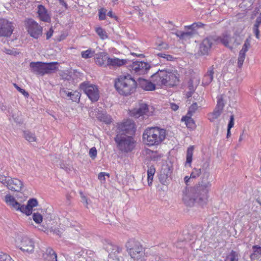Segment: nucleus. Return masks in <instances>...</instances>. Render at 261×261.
<instances>
[{"label":"nucleus","instance_id":"1","mask_svg":"<svg viewBox=\"0 0 261 261\" xmlns=\"http://www.w3.org/2000/svg\"><path fill=\"white\" fill-rule=\"evenodd\" d=\"M209 164L205 162L201 168H194L191 173L190 177L196 178L202 174L200 181L192 189L188 194H185L182 197L184 203L189 206L197 204L200 206L206 205L208 201V193L211 187V182L208 180L210 173L206 170Z\"/></svg>","mask_w":261,"mask_h":261},{"label":"nucleus","instance_id":"2","mask_svg":"<svg viewBox=\"0 0 261 261\" xmlns=\"http://www.w3.org/2000/svg\"><path fill=\"white\" fill-rule=\"evenodd\" d=\"M114 86L118 93L123 96L134 93L137 87L136 81L129 74L120 75L115 80Z\"/></svg>","mask_w":261,"mask_h":261},{"label":"nucleus","instance_id":"3","mask_svg":"<svg viewBox=\"0 0 261 261\" xmlns=\"http://www.w3.org/2000/svg\"><path fill=\"white\" fill-rule=\"evenodd\" d=\"M179 74L176 71L167 70H159L151 75V81L158 86H174L179 83Z\"/></svg>","mask_w":261,"mask_h":261},{"label":"nucleus","instance_id":"4","mask_svg":"<svg viewBox=\"0 0 261 261\" xmlns=\"http://www.w3.org/2000/svg\"><path fill=\"white\" fill-rule=\"evenodd\" d=\"M166 129L159 127L147 128L143 134V141L148 146L158 145L165 139Z\"/></svg>","mask_w":261,"mask_h":261},{"label":"nucleus","instance_id":"5","mask_svg":"<svg viewBox=\"0 0 261 261\" xmlns=\"http://www.w3.org/2000/svg\"><path fill=\"white\" fill-rule=\"evenodd\" d=\"M126 251L135 261H145V249L141 243L135 239H129L125 244Z\"/></svg>","mask_w":261,"mask_h":261},{"label":"nucleus","instance_id":"6","mask_svg":"<svg viewBox=\"0 0 261 261\" xmlns=\"http://www.w3.org/2000/svg\"><path fill=\"white\" fill-rule=\"evenodd\" d=\"M58 65L57 62L50 63L37 62H31L30 64V67L32 72L40 76H43L45 74L56 72L58 69Z\"/></svg>","mask_w":261,"mask_h":261},{"label":"nucleus","instance_id":"7","mask_svg":"<svg viewBox=\"0 0 261 261\" xmlns=\"http://www.w3.org/2000/svg\"><path fill=\"white\" fill-rule=\"evenodd\" d=\"M118 149L122 153L132 151L136 146V141L133 137L123 134H117L114 138Z\"/></svg>","mask_w":261,"mask_h":261},{"label":"nucleus","instance_id":"8","mask_svg":"<svg viewBox=\"0 0 261 261\" xmlns=\"http://www.w3.org/2000/svg\"><path fill=\"white\" fill-rule=\"evenodd\" d=\"M24 27L30 36L34 39L39 38L42 34V28L32 18L24 20Z\"/></svg>","mask_w":261,"mask_h":261},{"label":"nucleus","instance_id":"9","mask_svg":"<svg viewBox=\"0 0 261 261\" xmlns=\"http://www.w3.org/2000/svg\"><path fill=\"white\" fill-rule=\"evenodd\" d=\"M80 88L83 91L92 102H94L98 100L99 92L97 86L91 84L89 82H85L80 84Z\"/></svg>","mask_w":261,"mask_h":261},{"label":"nucleus","instance_id":"10","mask_svg":"<svg viewBox=\"0 0 261 261\" xmlns=\"http://www.w3.org/2000/svg\"><path fill=\"white\" fill-rule=\"evenodd\" d=\"M132 73L136 75H143L147 73L150 68V65L145 62L135 61L127 65Z\"/></svg>","mask_w":261,"mask_h":261},{"label":"nucleus","instance_id":"11","mask_svg":"<svg viewBox=\"0 0 261 261\" xmlns=\"http://www.w3.org/2000/svg\"><path fill=\"white\" fill-rule=\"evenodd\" d=\"M117 134H123L129 136L133 135L136 132L135 123L130 119L122 122L117 125Z\"/></svg>","mask_w":261,"mask_h":261},{"label":"nucleus","instance_id":"12","mask_svg":"<svg viewBox=\"0 0 261 261\" xmlns=\"http://www.w3.org/2000/svg\"><path fill=\"white\" fill-rule=\"evenodd\" d=\"M203 24L201 22L194 23L192 25L186 27L189 30L186 32L177 31L175 33H173L177 37L182 40H188L191 38L194 34H195L196 28L201 27Z\"/></svg>","mask_w":261,"mask_h":261},{"label":"nucleus","instance_id":"13","mask_svg":"<svg viewBox=\"0 0 261 261\" xmlns=\"http://www.w3.org/2000/svg\"><path fill=\"white\" fill-rule=\"evenodd\" d=\"M152 112L149 110V106L147 104L144 102H139L138 106L130 111V115L136 118H138L141 116H149L151 115Z\"/></svg>","mask_w":261,"mask_h":261},{"label":"nucleus","instance_id":"14","mask_svg":"<svg viewBox=\"0 0 261 261\" xmlns=\"http://www.w3.org/2000/svg\"><path fill=\"white\" fill-rule=\"evenodd\" d=\"M5 201L16 210L19 211L27 216H30L31 215V212L29 211L28 208H27V205L20 204L15 200L13 196L10 195H6L5 196Z\"/></svg>","mask_w":261,"mask_h":261},{"label":"nucleus","instance_id":"15","mask_svg":"<svg viewBox=\"0 0 261 261\" xmlns=\"http://www.w3.org/2000/svg\"><path fill=\"white\" fill-rule=\"evenodd\" d=\"M14 29V27L11 22L4 18H0V36H10Z\"/></svg>","mask_w":261,"mask_h":261},{"label":"nucleus","instance_id":"16","mask_svg":"<svg viewBox=\"0 0 261 261\" xmlns=\"http://www.w3.org/2000/svg\"><path fill=\"white\" fill-rule=\"evenodd\" d=\"M19 248L23 252H32L34 249V243L28 237H22L20 239Z\"/></svg>","mask_w":261,"mask_h":261},{"label":"nucleus","instance_id":"17","mask_svg":"<svg viewBox=\"0 0 261 261\" xmlns=\"http://www.w3.org/2000/svg\"><path fill=\"white\" fill-rule=\"evenodd\" d=\"M136 82L137 87L138 86L145 91H153L155 89L156 84L153 82H151L141 77H139Z\"/></svg>","mask_w":261,"mask_h":261},{"label":"nucleus","instance_id":"18","mask_svg":"<svg viewBox=\"0 0 261 261\" xmlns=\"http://www.w3.org/2000/svg\"><path fill=\"white\" fill-rule=\"evenodd\" d=\"M60 94L62 97L65 98V97H69L73 102H79L81 98V94L77 91L69 92L67 91L65 88H61L60 90Z\"/></svg>","mask_w":261,"mask_h":261},{"label":"nucleus","instance_id":"19","mask_svg":"<svg viewBox=\"0 0 261 261\" xmlns=\"http://www.w3.org/2000/svg\"><path fill=\"white\" fill-rule=\"evenodd\" d=\"M212 44L213 40L211 38H206L204 39L200 44L198 54L201 55H207Z\"/></svg>","mask_w":261,"mask_h":261},{"label":"nucleus","instance_id":"20","mask_svg":"<svg viewBox=\"0 0 261 261\" xmlns=\"http://www.w3.org/2000/svg\"><path fill=\"white\" fill-rule=\"evenodd\" d=\"M7 188L13 191L20 192L23 186L22 182L17 178H11L8 180Z\"/></svg>","mask_w":261,"mask_h":261},{"label":"nucleus","instance_id":"21","mask_svg":"<svg viewBox=\"0 0 261 261\" xmlns=\"http://www.w3.org/2000/svg\"><path fill=\"white\" fill-rule=\"evenodd\" d=\"M109 59L106 53L101 52L96 55L95 62L100 66L106 67L108 66Z\"/></svg>","mask_w":261,"mask_h":261},{"label":"nucleus","instance_id":"22","mask_svg":"<svg viewBox=\"0 0 261 261\" xmlns=\"http://www.w3.org/2000/svg\"><path fill=\"white\" fill-rule=\"evenodd\" d=\"M43 258L44 261H58L57 253L51 248L46 249L45 253L43 254Z\"/></svg>","mask_w":261,"mask_h":261},{"label":"nucleus","instance_id":"23","mask_svg":"<svg viewBox=\"0 0 261 261\" xmlns=\"http://www.w3.org/2000/svg\"><path fill=\"white\" fill-rule=\"evenodd\" d=\"M214 66L210 67L207 72L204 75L202 79V84L204 86L208 85L213 80L214 77Z\"/></svg>","mask_w":261,"mask_h":261},{"label":"nucleus","instance_id":"24","mask_svg":"<svg viewBox=\"0 0 261 261\" xmlns=\"http://www.w3.org/2000/svg\"><path fill=\"white\" fill-rule=\"evenodd\" d=\"M171 172V170L168 166H166L164 168L162 169L159 176V179L162 184L165 185L167 182V180L170 177Z\"/></svg>","mask_w":261,"mask_h":261},{"label":"nucleus","instance_id":"25","mask_svg":"<svg viewBox=\"0 0 261 261\" xmlns=\"http://www.w3.org/2000/svg\"><path fill=\"white\" fill-rule=\"evenodd\" d=\"M106 249L110 253L114 254V255L118 254L120 253L122 250V247L113 244L111 243H108L107 245L106 246Z\"/></svg>","mask_w":261,"mask_h":261},{"label":"nucleus","instance_id":"26","mask_svg":"<svg viewBox=\"0 0 261 261\" xmlns=\"http://www.w3.org/2000/svg\"><path fill=\"white\" fill-rule=\"evenodd\" d=\"M97 119L101 122L107 124H109L112 122V118L106 112L98 113L97 115Z\"/></svg>","mask_w":261,"mask_h":261},{"label":"nucleus","instance_id":"27","mask_svg":"<svg viewBox=\"0 0 261 261\" xmlns=\"http://www.w3.org/2000/svg\"><path fill=\"white\" fill-rule=\"evenodd\" d=\"M108 66H112L114 67H120L126 63V61L123 59L118 58H110L108 59Z\"/></svg>","mask_w":261,"mask_h":261},{"label":"nucleus","instance_id":"28","mask_svg":"<svg viewBox=\"0 0 261 261\" xmlns=\"http://www.w3.org/2000/svg\"><path fill=\"white\" fill-rule=\"evenodd\" d=\"M192 116L186 115L181 118V121H184L188 128L193 129L195 127V124L194 120L191 118Z\"/></svg>","mask_w":261,"mask_h":261},{"label":"nucleus","instance_id":"29","mask_svg":"<svg viewBox=\"0 0 261 261\" xmlns=\"http://www.w3.org/2000/svg\"><path fill=\"white\" fill-rule=\"evenodd\" d=\"M223 110L217 109L215 107L214 111L208 114V119L211 122H213L215 119H217L222 113Z\"/></svg>","mask_w":261,"mask_h":261},{"label":"nucleus","instance_id":"30","mask_svg":"<svg viewBox=\"0 0 261 261\" xmlns=\"http://www.w3.org/2000/svg\"><path fill=\"white\" fill-rule=\"evenodd\" d=\"M239 253L237 251L232 250L230 252L227 254L224 259V261H239Z\"/></svg>","mask_w":261,"mask_h":261},{"label":"nucleus","instance_id":"31","mask_svg":"<svg viewBox=\"0 0 261 261\" xmlns=\"http://www.w3.org/2000/svg\"><path fill=\"white\" fill-rule=\"evenodd\" d=\"M253 252L250 254V258L251 260L256 259L258 255L261 254V247L258 245L252 246Z\"/></svg>","mask_w":261,"mask_h":261},{"label":"nucleus","instance_id":"32","mask_svg":"<svg viewBox=\"0 0 261 261\" xmlns=\"http://www.w3.org/2000/svg\"><path fill=\"white\" fill-rule=\"evenodd\" d=\"M155 172V169L153 166H150L147 170L148 184L150 186L152 185L153 175Z\"/></svg>","mask_w":261,"mask_h":261},{"label":"nucleus","instance_id":"33","mask_svg":"<svg viewBox=\"0 0 261 261\" xmlns=\"http://www.w3.org/2000/svg\"><path fill=\"white\" fill-rule=\"evenodd\" d=\"M23 136L24 138L29 142H35L36 141L35 134L29 130L24 131Z\"/></svg>","mask_w":261,"mask_h":261},{"label":"nucleus","instance_id":"34","mask_svg":"<svg viewBox=\"0 0 261 261\" xmlns=\"http://www.w3.org/2000/svg\"><path fill=\"white\" fill-rule=\"evenodd\" d=\"M38 202L37 199L34 198H31L27 202V208H28L29 211L31 212V214H32V212H33V208L35 206H37L38 205Z\"/></svg>","mask_w":261,"mask_h":261},{"label":"nucleus","instance_id":"35","mask_svg":"<svg viewBox=\"0 0 261 261\" xmlns=\"http://www.w3.org/2000/svg\"><path fill=\"white\" fill-rule=\"evenodd\" d=\"M194 151V146H190L188 148L186 154V163L191 164L192 161V156Z\"/></svg>","mask_w":261,"mask_h":261},{"label":"nucleus","instance_id":"36","mask_svg":"<svg viewBox=\"0 0 261 261\" xmlns=\"http://www.w3.org/2000/svg\"><path fill=\"white\" fill-rule=\"evenodd\" d=\"M261 24V17H257L255 23L253 26V32L255 34V37L258 39L259 35V31L258 28Z\"/></svg>","mask_w":261,"mask_h":261},{"label":"nucleus","instance_id":"37","mask_svg":"<svg viewBox=\"0 0 261 261\" xmlns=\"http://www.w3.org/2000/svg\"><path fill=\"white\" fill-rule=\"evenodd\" d=\"M37 14L38 16H47V10L44 6L42 5L38 6Z\"/></svg>","mask_w":261,"mask_h":261},{"label":"nucleus","instance_id":"38","mask_svg":"<svg viewBox=\"0 0 261 261\" xmlns=\"http://www.w3.org/2000/svg\"><path fill=\"white\" fill-rule=\"evenodd\" d=\"M95 31L98 36L102 39H105L108 38V35L106 31L101 27H97L95 28Z\"/></svg>","mask_w":261,"mask_h":261},{"label":"nucleus","instance_id":"39","mask_svg":"<svg viewBox=\"0 0 261 261\" xmlns=\"http://www.w3.org/2000/svg\"><path fill=\"white\" fill-rule=\"evenodd\" d=\"M94 51H92L91 49H87L81 53V56L84 59L91 58L93 56Z\"/></svg>","mask_w":261,"mask_h":261},{"label":"nucleus","instance_id":"40","mask_svg":"<svg viewBox=\"0 0 261 261\" xmlns=\"http://www.w3.org/2000/svg\"><path fill=\"white\" fill-rule=\"evenodd\" d=\"M33 220L37 224H40L43 220L42 216L39 213H34L32 216Z\"/></svg>","mask_w":261,"mask_h":261},{"label":"nucleus","instance_id":"41","mask_svg":"<svg viewBox=\"0 0 261 261\" xmlns=\"http://www.w3.org/2000/svg\"><path fill=\"white\" fill-rule=\"evenodd\" d=\"M231 39V38L229 35L226 34L223 35V37L220 38V40L222 43L225 46H228Z\"/></svg>","mask_w":261,"mask_h":261},{"label":"nucleus","instance_id":"42","mask_svg":"<svg viewBox=\"0 0 261 261\" xmlns=\"http://www.w3.org/2000/svg\"><path fill=\"white\" fill-rule=\"evenodd\" d=\"M198 109V105L196 102L193 103L189 108L187 115L192 116Z\"/></svg>","mask_w":261,"mask_h":261},{"label":"nucleus","instance_id":"43","mask_svg":"<svg viewBox=\"0 0 261 261\" xmlns=\"http://www.w3.org/2000/svg\"><path fill=\"white\" fill-rule=\"evenodd\" d=\"M225 103L224 102V99L223 97L221 96H219L217 97V103L216 106L217 109H220L222 110H223V108L224 107Z\"/></svg>","mask_w":261,"mask_h":261},{"label":"nucleus","instance_id":"44","mask_svg":"<svg viewBox=\"0 0 261 261\" xmlns=\"http://www.w3.org/2000/svg\"><path fill=\"white\" fill-rule=\"evenodd\" d=\"M157 56L159 57L165 59L166 61H173L174 59H175L172 55H168L165 53H159L157 54Z\"/></svg>","mask_w":261,"mask_h":261},{"label":"nucleus","instance_id":"45","mask_svg":"<svg viewBox=\"0 0 261 261\" xmlns=\"http://www.w3.org/2000/svg\"><path fill=\"white\" fill-rule=\"evenodd\" d=\"M0 261H11L10 256L3 252H0Z\"/></svg>","mask_w":261,"mask_h":261},{"label":"nucleus","instance_id":"46","mask_svg":"<svg viewBox=\"0 0 261 261\" xmlns=\"http://www.w3.org/2000/svg\"><path fill=\"white\" fill-rule=\"evenodd\" d=\"M14 86L19 92L22 93L25 97L28 98L29 97V93L25 91L24 89L19 87L16 84H14Z\"/></svg>","mask_w":261,"mask_h":261},{"label":"nucleus","instance_id":"47","mask_svg":"<svg viewBox=\"0 0 261 261\" xmlns=\"http://www.w3.org/2000/svg\"><path fill=\"white\" fill-rule=\"evenodd\" d=\"M250 46V41L247 39L244 42V44L243 45L242 48L240 51H244V52L246 53L248 48Z\"/></svg>","mask_w":261,"mask_h":261},{"label":"nucleus","instance_id":"48","mask_svg":"<svg viewBox=\"0 0 261 261\" xmlns=\"http://www.w3.org/2000/svg\"><path fill=\"white\" fill-rule=\"evenodd\" d=\"M89 155L92 159H94L96 157L97 150L95 147H93L90 149Z\"/></svg>","mask_w":261,"mask_h":261},{"label":"nucleus","instance_id":"49","mask_svg":"<svg viewBox=\"0 0 261 261\" xmlns=\"http://www.w3.org/2000/svg\"><path fill=\"white\" fill-rule=\"evenodd\" d=\"M188 88L189 90H191L192 93H194L195 91L196 87L193 85V80L192 79H190L188 81Z\"/></svg>","mask_w":261,"mask_h":261},{"label":"nucleus","instance_id":"50","mask_svg":"<svg viewBox=\"0 0 261 261\" xmlns=\"http://www.w3.org/2000/svg\"><path fill=\"white\" fill-rule=\"evenodd\" d=\"M73 252L75 254L79 255L80 256L82 255L83 253L82 249L77 246L74 247L73 248Z\"/></svg>","mask_w":261,"mask_h":261},{"label":"nucleus","instance_id":"51","mask_svg":"<svg viewBox=\"0 0 261 261\" xmlns=\"http://www.w3.org/2000/svg\"><path fill=\"white\" fill-rule=\"evenodd\" d=\"M2 173H0L1 174ZM0 182L2 183L4 185H7L8 180L7 179V176L0 174Z\"/></svg>","mask_w":261,"mask_h":261},{"label":"nucleus","instance_id":"52","mask_svg":"<svg viewBox=\"0 0 261 261\" xmlns=\"http://www.w3.org/2000/svg\"><path fill=\"white\" fill-rule=\"evenodd\" d=\"M234 125V116L233 115L230 116V120L228 124L227 128L231 129Z\"/></svg>","mask_w":261,"mask_h":261},{"label":"nucleus","instance_id":"53","mask_svg":"<svg viewBox=\"0 0 261 261\" xmlns=\"http://www.w3.org/2000/svg\"><path fill=\"white\" fill-rule=\"evenodd\" d=\"M245 58L240 56L239 55L238 59V66L239 68H241L243 64Z\"/></svg>","mask_w":261,"mask_h":261},{"label":"nucleus","instance_id":"54","mask_svg":"<svg viewBox=\"0 0 261 261\" xmlns=\"http://www.w3.org/2000/svg\"><path fill=\"white\" fill-rule=\"evenodd\" d=\"M108 176L109 177V174L107 173L106 172H100L99 173L98 177V179L100 180H105V176Z\"/></svg>","mask_w":261,"mask_h":261},{"label":"nucleus","instance_id":"55","mask_svg":"<svg viewBox=\"0 0 261 261\" xmlns=\"http://www.w3.org/2000/svg\"><path fill=\"white\" fill-rule=\"evenodd\" d=\"M106 13H107V10L105 8H100L99 10V14H98V16H106Z\"/></svg>","mask_w":261,"mask_h":261},{"label":"nucleus","instance_id":"56","mask_svg":"<svg viewBox=\"0 0 261 261\" xmlns=\"http://www.w3.org/2000/svg\"><path fill=\"white\" fill-rule=\"evenodd\" d=\"M54 31L53 29L51 28L49 29V30L46 33V39H49L51 36L53 35Z\"/></svg>","mask_w":261,"mask_h":261},{"label":"nucleus","instance_id":"57","mask_svg":"<svg viewBox=\"0 0 261 261\" xmlns=\"http://www.w3.org/2000/svg\"><path fill=\"white\" fill-rule=\"evenodd\" d=\"M179 107L177 105L174 103H170V108L173 110V111H176L178 110Z\"/></svg>","mask_w":261,"mask_h":261},{"label":"nucleus","instance_id":"58","mask_svg":"<svg viewBox=\"0 0 261 261\" xmlns=\"http://www.w3.org/2000/svg\"><path fill=\"white\" fill-rule=\"evenodd\" d=\"M53 233L59 236V237H61V235L62 234V232L61 230L58 228H55L53 230Z\"/></svg>","mask_w":261,"mask_h":261},{"label":"nucleus","instance_id":"59","mask_svg":"<svg viewBox=\"0 0 261 261\" xmlns=\"http://www.w3.org/2000/svg\"><path fill=\"white\" fill-rule=\"evenodd\" d=\"M7 107L4 105V103L3 102H0V110L2 111H5L7 110Z\"/></svg>","mask_w":261,"mask_h":261},{"label":"nucleus","instance_id":"60","mask_svg":"<svg viewBox=\"0 0 261 261\" xmlns=\"http://www.w3.org/2000/svg\"><path fill=\"white\" fill-rule=\"evenodd\" d=\"M59 2V3L61 5L63 6V7H64L66 9L67 8V4H66V3L64 1V0H58Z\"/></svg>","mask_w":261,"mask_h":261},{"label":"nucleus","instance_id":"61","mask_svg":"<svg viewBox=\"0 0 261 261\" xmlns=\"http://www.w3.org/2000/svg\"><path fill=\"white\" fill-rule=\"evenodd\" d=\"M62 77H63V79H64L65 80H67V81H69L71 79V75H68L67 74H65L64 75H63L62 76Z\"/></svg>","mask_w":261,"mask_h":261},{"label":"nucleus","instance_id":"62","mask_svg":"<svg viewBox=\"0 0 261 261\" xmlns=\"http://www.w3.org/2000/svg\"><path fill=\"white\" fill-rule=\"evenodd\" d=\"M190 178H191V177H189L188 176H185V178H184V181H185V184H186L187 186H188V185H189L188 182H189V180H190Z\"/></svg>","mask_w":261,"mask_h":261},{"label":"nucleus","instance_id":"63","mask_svg":"<svg viewBox=\"0 0 261 261\" xmlns=\"http://www.w3.org/2000/svg\"><path fill=\"white\" fill-rule=\"evenodd\" d=\"M42 21L48 22L50 20V17H40Z\"/></svg>","mask_w":261,"mask_h":261},{"label":"nucleus","instance_id":"64","mask_svg":"<svg viewBox=\"0 0 261 261\" xmlns=\"http://www.w3.org/2000/svg\"><path fill=\"white\" fill-rule=\"evenodd\" d=\"M239 55L244 58H245L246 53L244 52V51H240Z\"/></svg>","mask_w":261,"mask_h":261}]
</instances>
